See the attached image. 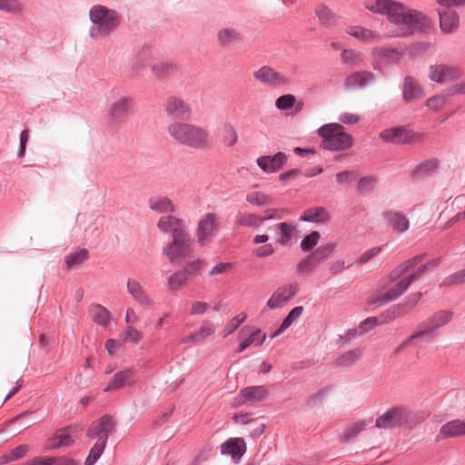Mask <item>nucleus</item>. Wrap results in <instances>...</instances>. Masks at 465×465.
Here are the masks:
<instances>
[{
  "label": "nucleus",
  "mask_w": 465,
  "mask_h": 465,
  "mask_svg": "<svg viewBox=\"0 0 465 465\" xmlns=\"http://www.w3.org/2000/svg\"><path fill=\"white\" fill-rule=\"evenodd\" d=\"M88 258V252L85 249L75 251L65 257V263L69 270L79 267Z\"/></svg>",
  "instance_id": "nucleus-40"
},
{
  "label": "nucleus",
  "mask_w": 465,
  "mask_h": 465,
  "mask_svg": "<svg viewBox=\"0 0 465 465\" xmlns=\"http://www.w3.org/2000/svg\"><path fill=\"white\" fill-rule=\"evenodd\" d=\"M336 243L335 242H328L324 245L318 247L311 255L312 259L315 261V262L320 263L326 260L335 250Z\"/></svg>",
  "instance_id": "nucleus-44"
},
{
  "label": "nucleus",
  "mask_w": 465,
  "mask_h": 465,
  "mask_svg": "<svg viewBox=\"0 0 465 465\" xmlns=\"http://www.w3.org/2000/svg\"><path fill=\"white\" fill-rule=\"evenodd\" d=\"M320 236V232L316 231L312 232L310 234L306 235L301 242L302 250L303 252H309L312 250L318 244Z\"/></svg>",
  "instance_id": "nucleus-50"
},
{
  "label": "nucleus",
  "mask_w": 465,
  "mask_h": 465,
  "mask_svg": "<svg viewBox=\"0 0 465 465\" xmlns=\"http://www.w3.org/2000/svg\"><path fill=\"white\" fill-rule=\"evenodd\" d=\"M425 336V331H417L416 332H414L412 335H411L407 340H405L404 341H402L400 345H398L396 348H395V351L394 352L396 354H399L400 352H401L408 345L411 344L412 342H414L416 340H419V339H421Z\"/></svg>",
  "instance_id": "nucleus-56"
},
{
  "label": "nucleus",
  "mask_w": 465,
  "mask_h": 465,
  "mask_svg": "<svg viewBox=\"0 0 465 465\" xmlns=\"http://www.w3.org/2000/svg\"><path fill=\"white\" fill-rule=\"evenodd\" d=\"M93 321L105 326L110 321V312L104 307L96 305L93 308Z\"/></svg>",
  "instance_id": "nucleus-47"
},
{
  "label": "nucleus",
  "mask_w": 465,
  "mask_h": 465,
  "mask_svg": "<svg viewBox=\"0 0 465 465\" xmlns=\"http://www.w3.org/2000/svg\"><path fill=\"white\" fill-rule=\"evenodd\" d=\"M318 133L323 138L322 146L327 150H346L353 143L352 136L342 132V126L340 124H325L319 129Z\"/></svg>",
  "instance_id": "nucleus-5"
},
{
  "label": "nucleus",
  "mask_w": 465,
  "mask_h": 465,
  "mask_svg": "<svg viewBox=\"0 0 465 465\" xmlns=\"http://www.w3.org/2000/svg\"><path fill=\"white\" fill-rule=\"evenodd\" d=\"M371 421L370 420H358L347 425L339 434L341 441H349L357 437L362 430L370 426Z\"/></svg>",
  "instance_id": "nucleus-28"
},
{
  "label": "nucleus",
  "mask_w": 465,
  "mask_h": 465,
  "mask_svg": "<svg viewBox=\"0 0 465 465\" xmlns=\"http://www.w3.org/2000/svg\"><path fill=\"white\" fill-rule=\"evenodd\" d=\"M421 296L420 292H416L411 294L408 300L409 302L406 304H397L391 308V313L394 314L395 317L403 315L406 313L411 308H412L420 300Z\"/></svg>",
  "instance_id": "nucleus-45"
},
{
  "label": "nucleus",
  "mask_w": 465,
  "mask_h": 465,
  "mask_svg": "<svg viewBox=\"0 0 465 465\" xmlns=\"http://www.w3.org/2000/svg\"><path fill=\"white\" fill-rule=\"evenodd\" d=\"M438 164H439V163H438V160H436V159L427 160V161L423 162L422 163H420L417 167V172L421 173H427L429 172L436 170L438 167Z\"/></svg>",
  "instance_id": "nucleus-62"
},
{
  "label": "nucleus",
  "mask_w": 465,
  "mask_h": 465,
  "mask_svg": "<svg viewBox=\"0 0 465 465\" xmlns=\"http://www.w3.org/2000/svg\"><path fill=\"white\" fill-rule=\"evenodd\" d=\"M452 312L449 311H440L431 315L423 325L420 326L418 331H424L425 335L430 331L442 327L450 322L452 319Z\"/></svg>",
  "instance_id": "nucleus-20"
},
{
  "label": "nucleus",
  "mask_w": 465,
  "mask_h": 465,
  "mask_svg": "<svg viewBox=\"0 0 465 465\" xmlns=\"http://www.w3.org/2000/svg\"><path fill=\"white\" fill-rule=\"evenodd\" d=\"M114 427V423L112 419L105 415L91 424L87 435L90 438L97 437V441H104L106 443L109 434L113 431Z\"/></svg>",
  "instance_id": "nucleus-17"
},
{
  "label": "nucleus",
  "mask_w": 465,
  "mask_h": 465,
  "mask_svg": "<svg viewBox=\"0 0 465 465\" xmlns=\"http://www.w3.org/2000/svg\"><path fill=\"white\" fill-rule=\"evenodd\" d=\"M74 440L71 435L70 429H64L58 430L55 435L50 439L51 448H59L63 446H70L73 444Z\"/></svg>",
  "instance_id": "nucleus-38"
},
{
  "label": "nucleus",
  "mask_w": 465,
  "mask_h": 465,
  "mask_svg": "<svg viewBox=\"0 0 465 465\" xmlns=\"http://www.w3.org/2000/svg\"><path fill=\"white\" fill-rule=\"evenodd\" d=\"M167 132L176 143L194 150H204L211 145L208 130L197 124L176 121L167 126Z\"/></svg>",
  "instance_id": "nucleus-2"
},
{
  "label": "nucleus",
  "mask_w": 465,
  "mask_h": 465,
  "mask_svg": "<svg viewBox=\"0 0 465 465\" xmlns=\"http://www.w3.org/2000/svg\"><path fill=\"white\" fill-rule=\"evenodd\" d=\"M460 69L449 64H433L429 68V78L438 83H447L460 77Z\"/></svg>",
  "instance_id": "nucleus-14"
},
{
  "label": "nucleus",
  "mask_w": 465,
  "mask_h": 465,
  "mask_svg": "<svg viewBox=\"0 0 465 465\" xmlns=\"http://www.w3.org/2000/svg\"><path fill=\"white\" fill-rule=\"evenodd\" d=\"M246 201L259 207L270 205L272 203V198L262 192H250L246 195Z\"/></svg>",
  "instance_id": "nucleus-43"
},
{
  "label": "nucleus",
  "mask_w": 465,
  "mask_h": 465,
  "mask_svg": "<svg viewBox=\"0 0 465 465\" xmlns=\"http://www.w3.org/2000/svg\"><path fill=\"white\" fill-rule=\"evenodd\" d=\"M274 252V248L271 243L260 246L252 250V254L258 258L271 256Z\"/></svg>",
  "instance_id": "nucleus-59"
},
{
  "label": "nucleus",
  "mask_w": 465,
  "mask_h": 465,
  "mask_svg": "<svg viewBox=\"0 0 465 465\" xmlns=\"http://www.w3.org/2000/svg\"><path fill=\"white\" fill-rule=\"evenodd\" d=\"M340 58L341 64L347 66L350 69L358 68L364 62L363 54L351 48L343 49L341 52Z\"/></svg>",
  "instance_id": "nucleus-26"
},
{
  "label": "nucleus",
  "mask_w": 465,
  "mask_h": 465,
  "mask_svg": "<svg viewBox=\"0 0 465 465\" xmlns=\"http://www.w3.org/2000/svg\"><path fill=\"white\" fill-rule=\"evenodd\" d=\"M190 104L182 97L177 95L169 96L164 104V112L167 116L183 118L191 114Z\"/></svg>",
  "instance_id": "nucleus-15"
},
{
  "label": "nucleus",
  "mask_w": 465,
  "mask_h": 465,
  "mask_svg": "<svg viewBox=\"0 0 465 465\" xmlns=\"http://www.w3.org/2000/svg\"><path fill=\"white\" fill-rule=\"evenodd\" d=\"M134 371L131 369L122 371L116 372L113 378V380L109 382V384L104 389V391H109L112 390H119L123 388L125 384L128 383L129 381L134 377Z\"/></svg>",
  "instance_id": "nucleus-34"
},
{
  "label": "nucleus",
  "mask_w": 465,
  "mask_h": 465,
  "mask_svg": "<svg viewBox=\"0 0 465 465\" xmlns=\"http://www.w3.org/2000/svg\"><path fill=\"white\" fill-rule=\"evenodd\" d=\"M318 263L315 262L313 259H312V255L308 256L307 258L302 260L298 265L297 268L301 272H309L312 270L314 266H316Z\"/></svg>",
  "instance_id": "nucleus-63"
},
{
  "label": "nucleus",
  "mask_w": 465,
  "mask_h": 465,
  "mask_svg": "<svg viewBox=\"0 0 465 465\" xmlns=\"http://www.w3.org/2000/svg\"><path fill=\"white\" fill-rule=\"evenodd\" d=\"M274 215H269L267 219H272ZM266 220V217H261L252 213H242L237 217V224L248 227H259Z\"/></svg>",
  "instance_id": "nucleus-39"
},
{
  "label": "nucleus",
  "mask_w": 465,
  "mask_h": 465,
  "mask_svg": "<svg viewBox=\"0 0 465 465\" xmlns=\"http://www.w3.org/2000/svg\"><path fill=\"white\" fill-rule=\"evenodd\" d=\"M296 98L292 94H284L277 98L275 105L280 110H288L294 106Z\"/></svg>",
  "instance_id": "nucleus-53"
},
{
  "label": "nucleus",
  "mask_w": 465,
  "mask_h": 465,
  "mask_svg": "<svg viewBox=\"0 0 465 465\" xmlns=\"http://www.w3.org/2000/svg\"><path fill=\"white\" fill-rule=\"evenodd\" d=\"M196 332L200 340L203 341L205 338L214 334L215 325L211 321L205 320L202 322L201 327Z\"/></svg>",
  "instance_id": "nucleus-54"
},
{
  "label": "nucleus",
  "mask_w": 465,
  "mask_h": 465,
  "mask_svg": "<svg viewBox=\"0 0 465 465\" xmlns=\"http://www.w3.org/2000/svg\"><path fill=\"white\" fill-rule=\"evenodd\" d=\"M386 219L393 230L399 233H402L409 229V219L401 213H386Z\"/></svg>",
  "instance_id": "nucleus-35"
},
{
  "label": "nucleus",
  "mask_w": 465,
  "mask_h": 465,
  "mask_svg": "<svg viewBox=\"0 0 465 465\" xmlns=\"http://www.w3.org/2000/svg\"><path fill=\"white\" fill-rule=\"evenodd\" d=\"M266 340V334H262L261 330H256L252 333L250 334L248 338L242 341L238 349L237 352H242L245 349H247L250 345L254 344L255 346L262 345Z\"/></svg>",
  "instance_id": "nucleus-42"
},
{
  "label": "nucleus",
  "mask_w": 465,
  "mask_h": 465,
  "mask_svg": "<svg viewBox=\"0 0 465 465\" xmlns=\"http://www.w3.org/2000/svg\"><path fill=\"white\" fill-rule=\"evenodd\" d=\"M127 291L140 304L144 306H151L153 304L152 300L147 295L145 290L136 280H128Z\"/></svg>",
  "instance_id": "nucleus-30"
},
{
  "label": "nucleus",
  "mask_w": 465,
  "mask_h": 465,
  "mask_svg": "<svg viewBox=\"0 0 465 465\" xmlns=\"http://www.w3.org/2000/svg\"><path fill=\"white\" fill-rule=\"evenodd\" d=\"M153 74L158 79H163L174 75L178 66L170 61H160L151 66Z\"/></svg>",
  "instance_id": "nucleus-31"
},
{
  "label": "nucleus",
  "mask_w": 465,
  "mask_h": 465,
  "mask_svg": "<svg viewBox=\"0 0 465 465\" xmlns=\"http://www.w3.org/2000/svg\"><path fill=\"white\" fill-rule=\"evenodd\" d=\"M445 103H446L445 97L433 96L427 100L426 105L433 111H438L445 104Z\"/></svg>",
  "instance_id": "nucleus-64"
},
{
  "label": "nucleus",
  "mask_w": 465,
  "mask_h": 465,
  "mask_svg": "<svg viewBox=\"0 0 465 465\" xmlns=\"http://www.w3.org/2000/svg\"><path fill=\"white\" fill-rule=\"evenodd\" d=\"M122 336L124 342L137 343L142 340V334L133 327H128Z\"/></svg>",
  "instance_id": "nucleus-57"
},
{
  "label": "nucleus",
  "mask_w": 465,
  "mask_h": 465,
  "mask_svg": "<svg viewBox=\"0 0 465 465\" xmlns=\"http://www.w3.org/2000/svg\"><path fill=\"white\" fill-rule=\"evenodd\" d=\"M247 318L245 313H240L233 317L224 327L223 332V337H227L232 334Z\"/></svg>",
  "instance_id": "nucleus-52"
},
{
  "label": "nucleus",
  "mask_w": 465,
  "mask_h": 465,
  "mask_svg": "<svg viewBox=\"0 0 465 465\" xmlns=\"http://www.w3.org/2000/svg\"><path fill=\"white\" fill-rule=\"evenodd\" d=\"M150 209L159 213H173L175 206L166 196H157L150 198L148 201Z\"/></svg>",
  "instance_id": "nucleus-33"
},
{
  "label": "nucleus",
  "mask_w": 465,
  "mask_h": 465,
  "mask_svg": "<svg viewBox=\"0 0 465 465\" xmlns=\"http://www.w3.org/2000/svg\"><path fill=\"white\" fill-rule=\"evenodd\" d=\"M210 309V304L204 302L195 301L192 303L191 315L204 314Z\"/></svg>",
  "instance_id": "nucleus-61"
},
{
  "label": "nucleus",
  "mask_w": 465,
  "mask_h": 465,
  "mask_svg": "<svg viewBox=\"0 0 465 465\" xmlns=\"http://www.w3.org/2000/svg\"><path fill=\"white\" fill-rule=\"evenodd\" d=\"M157 227L163 233H171L172 237L188 232L184 222L173 215L161 217L157 223Z\"/></svg>",
  "instance_id": "nucleus-18"
},
{
  "label": "nucleus",
  "mask_w": 465,
  "mask_h": 465,
  "mask_svg": "<svg viewBox=\"0 0 465 465\" xmlns=\"http://www.w3.org/2000/svg\"><path fill=\"white\" fill-rule=\"evenodd\" d=\"M163 253L172 262H182L192 256L193 242L189 232L173 237V240L163 247Z\"/></svg>",
  "instance_id": "nucleus-6"
},
{
  "label": "nucleus",
  "mask_w": 465,
  "mask_h": 465,
  "mask_svg": "<svg viewBox=\"0 0 465 465\" xmlns=\"http://www.w3.org/2000/svg\"><path fill=\"white\" fill-rule=\"evenodd\" d=\"M423 259V255L415 256L397 266L389 275L391 285L386 293L378 298V305L385 304L400 297L414 281V276H407V273Z\"/></svg>",
  "instance_id": "nucleus-3"
},
{
  "label": "nucleus",
  "mask_w": 465,
  "mask_h": 465,
  "mask_svg": "<svg viewBox=\"0 0 465 465\" xmlns=\"http://www.w3.org/2000/svg\"><path fill=\"white\" fill-rule=\"evenodd\" d=\"M385 143L412 144L423 141L424 134L405 129L402 126L387 128L379 134Z\"/></svg>",
  "instance_id": "nucleus-8"
},
{
  "label": "nucleus",
  "mask_w": 465,
  "mask_h": 465,
  "mask_svg": "<svg viewBox=\"0 0 465 465\" xmlns=\"http://www.w3.org/2000/svg\"><path fill=\"white\" fill-rule=\"evenodd\" d=\"M188 276L186 275V272L180 271L173 273L168 279V287L172 291H178L183 288L187 281Z\"/></svg>",
  "instance_id": "nucleus-46"
},
{
  "label": "nucleus",
  "mask_w": 465,
  "mask_h": 465,
  "mask_svg": "<svg viewBox=\"0 0 465 465\" xmlns=\"http://www.w3.org/2000/svg\"><path fill=\"white\" fill-rule=\"evenodd\" d=\"M0 10L12 14H21L24 7L17 0H0Z\"/></svg>",
  "instance_id": "nucleus-51"
},
{
  "label": "nucleus",
  "mask_w": 465,
  "mask_h": 465,
  "mask_svg": "<svg viewBox=\"0 0 465 465\" xmlns=\"http://www.w3.org/2000/svg\"><path fill=\"white\" fill-rule=\"evenodd\" d=\"M222 142L225 147H232L238 142V134L232 124H224L223 126Z\"/></svg>",
  "instance_id": "nucleus-41"
},
{
  "label": "nucleus",
  "mask_w": 465,
  "mask_h": 465,
  "mask_svg": "<svg viewBox=\"0 0 465 465\" xmlns=\"http://www.w3.org/2000/svg\"><path fill=\"white\" fill-rule=\"evenodd\" d=\"M465 435V420H453L441 426L437 440H444Z\"/></svg>",
  "instance_id": "nucleus-22"
},
{
  "label": "nucleus",
  "mask_w": 465,
  "mask_h": 465,
  "mask_svg": "<svg viewBox=\"0 0 465 465\" xmlns=\"http://www.w3.org/2000/svg\"><path fill=\"white\" fill-rule=\"evenodd\" d=\"M331 219L330 213L322 206L309 208L303 212L300 217V221L315 223H325Z\"/></svg>",
  "instance_id": "nucleus-27"
},
{
  "label": "nucleus",
  "mask_w": 465,
  "mask_h": 465,
  "mask_svg": "<svg viewBox=\"0 0 465 465\" xmlns=\"http://www.w3.org/2000/svg\"><path fill=\"white\" fill-rule=\"evenodd\" d=\"M304 308L302 306H297L293 308L289 314L285 317L282 322L280 328L274 331L272 338H275L287 330L295 321H297L303 313Z\"/></svg>",
  "instance_id": "nucleus-36"
},
{
  "label": "nucleus",
  "mask_w": 465,
  "mask_h": 465,
  "mask_svg": "<svg viewBox=\"0 0 465 465\" xmlns=\"http://www.w3.org/2000/svg\"><path fill=\"white\" fill-rule=\"evenodd\" d=\"M409 418L410 412L405 408L394 407L378 417L375 424L381 429H391L407 423Z\"/></svg>",
  "instance_id": "nucleus-9"
},
{
  "label": "nucleus",
  "mask_w": 465,
  "mask_h": 465,
  "mask_svg": "<svg viewBox=\"0 0 465 465\" xmlns=\"http://www.w3.org/2000/svg\"><path fill=\"white\" fill-rule=\"evenodd\" d=\"M269 395L266 386H250L242 389L239 395L235 398V405L240 406L245 403L254 404L264 401Z\"/></svg>",
  "instance_id": "nucleus-13"
},
{
  "label": "nucleus",
  "mask_w": 465,
  "mask_h": 465,
  "mask_svg": "<svg viewBox=\"0 0 465 465\" xmlns=\"http://www.w3.org/2000/svg\"><path fill=\"white\" fill-rule=\"evenodd\" d=\"M203 267V262L201 260H195V261L188 262L184 266L183 271L186 272V275L189 277V276L196 274L199 271L202 270Z\"/></svg>",
  "instance_id": "nucleus-58"
},
{
  "label": "nucleus",
  "mask_w": 465,
  "mask_h": 465,
  "mask_svg": "<svg viewBox=\"0 0 465 465\" xmlns=\"http://www.w3.org/2000/svg\"><path fill=\"white\" fill-rule=\"evenodd\" d=\"M363 5L373 14L387 16L391 24V36L406 37L415 32L427 33L431 27V22L425 14L398 1L365 0Z\"/></svg>",
  "instance_id": "nucleus-1"
},
{
  "label": "nucleus",
  "mask_w": 465,
  "mask_h": 465,
  "mask_svg": "<svg viewBox=\"0 0 465 465\" xmlns=\"http://www.w3.org/2000/svg\"><path fill=\"white\" fill-rule=\"evenodd\" d=\"M217 41L221 46H232L242 41V35L232 27L221 28L217 33Z\"/></svg>",
  "instance_id": "nucleus-29"
},
{
  "label": "nucleus",
  "mask_w": 465,
  "mask_h": 465,
  "mask_svg": "<svg viewBox=\"0 0 465 465\" xmlns=\"http://www.w3.org/2000/svg\"><path fill=\"white\" fill-rule=\"evenodd\" d=\"M220 230V218L214 213L203 214L198 223L195 231V236L200 245L209 244Z\"/></svg>",
  "instance_id": "nucleus-7"
},
{
  "label": "nucleus",
  "mask_w": 465,
  "mask_h": 465,
  "mask_svg": "<svg viewBox=\"0 0 465 465\" xmlns=\"http://www.w3.org/2000/svg\"><path fill=\"white\" fill-rule=\"evenodd\" d=\"M381 252V247L377 246L364 252L356 261L355 263L359 265H362L370 262L375 256H377Z\"/></svg>",
  "instance_id": "nucleus-55"
},
{
  "label": "nucleus",
  "mask_w": 465,
  "mask_h": 465,
  "mask_svg": "<svg viewBox=\"0 0 465 465\" xmlns=\"http://www.w3.org/2000/svg\"><path fill=\"white\" fill-rule=\"evenodd\" d=\"M299 286L297 283H289L279 287L266 303V307L270 310H276L285 306V304L298 292Z\"/></svg>",
  "instance_id": "nucleus-12"
},
{
  "label": "nucleus",
  "mask_w": 465,
  "mask_h": 465,
  "mask_svg": "<svg viewBox=\"0 0 465 465\" xmlns=\"http://www.w3.org/2000/svg\"><path fill=\"white\" fill-rule=\"evenodd\" d=\"M134 106V100L128 96L115 99L109 106V123L117 125L129 114Z\"/></svg>",
  "instance_id": "nucleus-11"
},
{
  "label": "nucleus",
  "mask_w": 465,
  "mask_h": 465,
  "mask_svg": "<svg viewBox=\"0 0 465 465\" xmlns=\"http://www.w3.org/2000/svg\"><path fill=\"white\" fill-rule=\"evenodd\" d=\"M277 233L276 242L281 245H287L291 242L296 232V226L291 223H280L275 225Z\"/></svg>",
  "instance_id": "nucleus-32"
},
{
  "label": "nucleus",
  "mask_w": 465,
  "mask_h": 465,
  "mask_svg": "<svg viewBox=\"0 0 465 465\" xmlns=\"http://www.w3.org/2000/svg\"><path fill=\"white\" fill-rule=\"evenodd\" d=\"M374 80V75L369 71H358L349 74L344 82L348 89L362 88Z\"/></svg>",
  "instance_id": "nucleus-25"
},
{
  "label": "nucleus",
  "mask_w": 465,
  "mask_h": 465,
  "mask_svg": "<svg viewBox=\"0 0 465 465\" xmlns=\"http://www.w3.org/2000/svg\"><path fill=\"white\" fill-rule=\"evenodd\" d=\"M105 446V442L97 441L91 449L90 453L84 462V465H94L101 457Z\"/></svg>",
  "instance_id": "nucleus-48"
},
{
  "label": "nucleus",
  "mask_w": 465,
  "mask_h": 465,
  "mask_svg": "<svg viewBox=\"0 0 465 465\" xmlns=\"http://www.w3.org/2000/svg\"><path fill=\"white\" fill-rule=\"evenodd\" d=\"M314 13L321 26L331 28L337 25V15L325 4H318Z\"/></svg>",
  "instance_id": "nucleus-23"
},
{
  "label": "nucleus",
  "mask_w": 465,
  "mask_h": 465,
  "mask_svg": "<svg viewBox=\"0 0 465 465\" xmlns=\"http://www.w3.org/2000/svg\"><path fill=\"white\" fill-rule=\"evenodd\" d=\"M29 450V446L28 445H19L18 447H16L15 449H14L10 455L8 456H3L2 457V460L0 461V464H3V463H7L9 461H14V460H17L21 458H23L24 456H25V454L28 452Z\"/></svg>",
  "instance_id": "nucleus-49"
},
{
  "label": "nucleus",
  "mask_w": 465,
  "mask_h": 465,
  "mask_svg": "<svg viewBox=\"0 0 465 465\" xmlns=\"http://www.w3.org/2000/svg\"><path fill=\"white\" fill-rule=\"evenodd\" d=\"M345 33L366 45L377 44L381 40V35L377 31L361 25L348 26Z\"/></svg>",
  "instance_id": "nucleus-19"
},
{
  "label": "nucleus",
  "mask_w": 465,
  "mask_h": 465,
  "mask_svg": "<svg viewBox=\"0 0 465 465\" xmlns=\"http://www.w3.org/2000/svg\"><path fill=\"white\" fill-rule=\"evenodd\" d=\"M356 179V174L351 171H344L336 174V182L341 185H344L353 182Z\"/></svg>",
  "instance_id": "nucleus-60"
},
{
  "label": "nucleus",
  "mask_w": 465,
  "mask_h": 465,
  "mask_svg": "<svg viewBox=\"0 0 465 465\" xmlns=\"http://www.w3.org/2000/svg\"><path fill=\"white\" fill-rule=\"evenodd\" d=\"M286 161L287 155L280 152L273 156H262L258 158L257 164L266 173H275L285 164Z\"/></svg>",
  "instance_id": "nucleus-21"
},
{
  "label": "nucleus",
  "mask_w": 465,
  "mask_h": 465,
  "mask_svg": "<svg viewBox=\"0 0 465 465\" xmlns=\"http://www.w3.org/2000/svg\"><path fill=\"white\" fill-rule=\"evenodd\" d=\"M256 81L269 87H279L289 84V79L269 65H263L253 72Z\"/></svg>",
  "instance_id": "nucleus-10"
},
{
  "label": "nucleus",
  "mask_w": 465,
  "mask_h": 465,
  "mask_svg": "<svg viewBox=\"0 0 465 465\" xmlns=\"http://www.w3.org/2000/svg\"><path fill=\"white\" fill-rule=\"evenodd\" d=\"M440 18V28L444 35L456 32L460 25L459 14L448 7H440L437 10Z\"/></svg>",
  "instance_id": "nucleus-16"
},
{
  "label": "nucleus",
  "mask_w": 465,
  "mask_h": 465,
  "mask_svg": "<svg viewBox=\"0 0 465 465\" xmlns=\"http://www.w3.org/2000/svg\"><path fill=\"white\" fill-rule=\"evenodd\" d=\"M89 18L92 22L89 35L95 40L106 37L120 25L117 12L102 5H95L90 9Z\"/></svg>",
  "instance_id": "nucleus-4"
},
{
  "label": "nucleus",
  "mask_w": 465,
  "mask_h": 465,
  "mask_svg": "<svg viewBox=\"0 0 465 465\" xmlns=\"http://www.w3.org/2000/svg\"><path fill=\"white\" fill-rule=\"evenodd\" d=\"M245 451L246 445L242 438H231L221 445V452L231 455L233 460H240Z\"/></svg>",
  "instance_id": "nucleus-24"
},
{
  "label": "nucleus",
  "mask_w": 465,
  "mask_h": 465,
  "mask_svg": "<svg viewBox=\"0 0 465 465\" xmlns=\"http://www.w3.org/2000/svg\"><path fill=\"white\" fill-rule=\"evenodd\" d=\"M421 89L411 76L406 77L403 86V96L406 101H412L421 96Z\"/></svg>",
  "instance_id": "nucleus-37"
}]
</instances>
